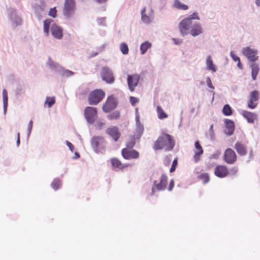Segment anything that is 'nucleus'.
I'll list each match as a JSON object with an SVG mask.
<instances>
[{
    "instance_id": "8fccbe9b",
    "label": "nucleus",
    "mask_w": 260,
    "mask_h": 260,
    "mask_svg": "<svg viewBox=\"0 0 260 260\" xmlns=\"http://www.w3.org/2000/svg\"><path fill=\"white\" fill-rule=\"evenodd\" d=\"M8 103V101H3L4 111L5 113H6V112L7 111Z\"/></svg>"
},
{
    "instance_id": "0eeeda50",
    "label": "nucleus",
    "mask_w": 260,
    "mask_h": 260,
    "mask_svg": "<svg viewBox=\"0 0 260 260\" xmlns=\"http://www.w3.org/2000/svg\"><path fill=\"white\" fill-rule=\"evenodd\" d=\"M223 159L228 164L232 165L236 162L237 156L232 149L229 148L224 151Z\"/></svg>"
},
{
    "instance_id": "f03ea898",
    "label": "nucleus",
    "mask_w": 260,
    "mask_h": 260,
    "mask_svg": "<svg viewBox=\"0 0 260 260\" xmlns=\"http://www.w3.org/2000/svg\"><path fill=\"white\" fill-rule=\"evenodd\" d=\"M91 144L96 153H103L106 151V142L102 136H94L91 140Z\"/></svg>"
},
{
    "instance_id": "c85d7f7f",
    "label": "nucleus",
    "mask_w": 260,
    "mask_h": 260,
    "mask_svg": "<svg viewBox=\"0 0 260 260\" xmlns=\"http://www.w3.org/2000/svg\"><path fill=\"white\" fill-rule=\"evenodd\" d=\"M174 7L180 10H186L188 7L186 5L182 3L179 0H175L174 3Z\"/></svg>"
},
{
    "instance_id": "c9c22d12",
    "label": "nucleus",
    "mask_w": 260,
    "mask_h": 260,
    "mask_svg": "<svg viewBox=\"0 0 260 260\" xmlns=\"http://www.w3.org/2000/svg\"><path fill=\"white\" fill-rule=\"evenodd\" d=\"M230 54H231V56L232 59L235 61H237L238 62V63H237L238 67L240 69H242V65L241 63L240 58L238 56H237V55H236L235 54H234V53L232 51L231 52Z\"/></svg>"
},
{
    "instance_id": "2eb2a0df",
    "label": "nucleus",
    "mask_w": 260,
    "mask_h": 260,
    "mask_svg": "<svg viewBox=\"0 0 260 260\" xmlns=\"http://www.w3.org/2000/svg\"><path fill=\"white\" fill-rule=\"evenodd\" d=\"M51 32L53 37L57 39H61L63 37L62 28L56 24L51 26Z\"/></svg>"
},
{
    "instance_id": "bb28decb",
    "label": "nucleus",
    "mask_w": 260,
    "mask_h": 260,
    "mask_svg": "<svg viewBox=\"0 0 260 260\" xmlns=\"http://www.w3.org/2000/svg\"><path fill=\"white\" fill-rule=\"evenodd\" d=\"M206 64L207 69L212 71V72H215L216 71V67L213 63V61L210 55L207 57Z\"/></svg>"
},
{
    "instance_id": "ddd939ff",
    "label": "nucleus",
    "mask_w": 260,
    "mask_h": 260,
    "mask_svg": "<svg viewBox=\"0 0 260 260\" xmlns=\"http://www.w3.org/2000/svg\"><path fill=\"white\" fill-rule=\"evenodd\" d=\"M259 99V92L256 90L251 92L249 96V100L248 101L247 106L249 108L253 109L255 108L257 105L256 102Z\"/></svg>"
},
{
    "instance_id": "4be33fe9",
    "label": "nucleus",
    "mask_w": 260,
    "mask_h": 260,
    "mask_svg": "<svg viewBox=\"0 0 260 260\" xmlns=\"http://www.w3.org/2000/svg\"><path fill=\"white\" fill-rule=\"evenodd\" d=\"M111 162L114 168H118L119 169H123L125 168L131 166V165L128 164H122L121 161L116 158H112L111 159Z\"/></svg>"
},
{
    "instance_id": "aec40b11",
    "label": "nucleus",
    "mask_w": 260,
    "mask_h": 260,
    "mask_svg": "<svg viewBox=\"0 0 260 260\" xmlns=\"http://www.w3.org/2000/svg\"><path fill=\"white\" fill-rule=\"evenodd\" d=\"M241 114L250 123H253L257 118L256 114L246 110L242 111Z\"/></svg>"
},
{
    "instance_id": "4c0bfd02",
    "label": "nucleus",
    "mask_w": 260,
    "mask_h": 260,
    "mask_svg": "<svg viewBox=\"0 0 260 260\" xmlns=\"http://www.w3.org/2000/svg\"><path fill=\"white\" fill-rule=\"evenodd\" d=\"M55 103L54 97H47L46 98L45 104H47L49 108L52 107Z\"/></svg>"
},
{
    "instance_id": "4468645a",
    "label": "nucleus",
    "mask_w": 260,
    "mask_h": 260,
    "mask_svg": "<svg viewBox=\"0 0 260 260\" xmlns=\"http://www.w3.org/2000/svg\"><path fill=\"white\" fill-rule=\"evenodd\" d=\"M106 133L109 135L115 142L117 141L121 136V133L119 131L118 128L115 126L108 127L106 129Z\"/></svg>"
},
{
    "instance_id": "473e14b6",
    "label": "nucleus",
    "mask_w": 260,
    "mask_h": 260,
    "mask_svg": "<svg viewBox=\"0 0 260 260\" xmlns=\"http://www.w3.org/2000/svg\"><path fill=\"white\" fill-rule=\"evenodd\" d=\"M146 8H144L141 11L142 20L146 23H149L150 22V18L145 14Z\"/></svg>"
},
{
    "instance_id": "13d9d810",
    "label": "nucleus",
    "mask_w": 260,
    "mask_h": 260,
    "mask_svg": "<svg viewBox=\"0 0 260 260\" xmlns=\"http://www.w3.org/2000/svg\"><path fill=\"white\" fill-rule=\"evenodd\" d=\"M68 72L69 73L70 75H73V72L71 71H68Z\"/></svg>"
},
{
    "instance_id": "58836bf2",
    "label": "nucleus",
    "mask_w": 260,
    "mask_h": 260,
    "mask_svg": "<svg viewBox=\"0 0 260 260\" xmlns=\"http://www.w3.org/2000/svg\"><path fill=\"white\" fill-rule=\"evenodd\" d=\"M56 13H57V10L56 9V8L54 7V8L50 9V10L49 11L48 15H49V16H50L53 18H55L57 16Z\"/></svg>"
},
{
    "instance_id": "a878e982",
    "label": "nucleus",
    "mask_w": 260,
    "mask_h": 260,
    "mask_svg": "<svg viewBox=\"0 0 260 260\" xmlns=\"http://www.w3.org/2000/svg\"><path fill=\"white\" fill-rule=\"evenodd\" d=\"M225 123L226 127L228 129V132H226V134L229 136L232 135L235 129L234 123L231 120H226Z\"/></svg>"
},
{
    "instance_id": "4d7b16f0",
    "label": "nucleus",
    "mask_w": 260,
    "mask_h": 260,
    "mask_svg": "<svg viewBox=\"0 0 260 260\" xmlns=\"http://www.w3.org/2000/svg\"><path fill=\"white\" fill-rule=\"evenodd\" d=\"M96 2H99V3H104L105 2H106L107 0H96Z\"/></svg>"
},
{
    "instance_id": "7ed1b4c3",
    "label": "nucleus",
    "mask_w": 260,
    "mask_h": 260,
    "mask_svg": "<svg viewBox=\"0 0 260 260\" xmlns=\"http://www.w3.org/2000/svg\"><path fill=\"white\" fill-rule=\"evenodd\" d=\"M105 96V92L101 89H96L91 91L88 95L89 105H96L101 102Z\"/></svg>"
},
{
    "instance_id": "c03bdc74",
    "label": "nucleus",
    "mask_w": 260,
    "mask_h": 260,
    "mask_svg": "<svg viewBox=\"0 0 260 260\" xmlns=\"http://www.w3.org/2000/svg\"><path fill=\"white\" fill-rule=\"evenodd\" d=\"M3 101H8L7 91L6 89L3 90Z\"/></svg>"
},
{
    "instance_id": "2f4dec72",
    "label": "nucleus",
    "mask_w": 260,
    "mask_h": 260,
    "mask_svg": "<svg viewBox=\"0 0 260 260\" xmlns=\"http://www.w3.org/2000/svg\"><path fill=\"white\" fill-rule=\"evenodd\" d=\"M222 113L225 116H230L233 114V111L229 105H225L222 109Z\"/></svg>"
},
{
    "instance_id": "412c9836",
    "label": "nucleus",
    "mask_w": 260,
    "mask_h": 260,
    "mask_svg": "<svg viewBox=\"0 0 260 260\" xmlns=\"http://www.w3.org/2000/svg\"><path fill=\"white\" fill-rule=\"evenodd\" d=\"M194 146L196 150L194 151V155L193 156V158L195 162H197L200 160V156L203 154V150L199 142L197 141L195 142Z\"/></svg>"
},
{
    "instance_id": "39448f33",
    "label": "nucleus",
    "mask_w": 260,
    "mask_h": 260,
    "mask_svg": "<svg viewBox=\"0 0 260 260\" xmlns=\"http://www.w3.org/2000/svg\"><path fill=\"white\" fill-rule=\"evenodd\" d=\"M85 118L89 123H93L98 118V111L96 108L86 107L84 109Z\"/></svg>"
},
{
    "instance_id": "72a5a7b5",
    "label": "nucleus",
    "mask_w": 260,
    "mask_h": 260,
    "mask_svg": "<svg viewBox=\"0 0 260 260\" xmlns=\"http://www.w3.org/2000/svg\"><path fill=\"white\" fill-rule=\"evenodd\" d=\"M198 178L200 180H202L204 183H207L209 182L210 178L209 175L207 173H202L200 174Z\"/></svg>"
},
{
    "instance_id": "a18cd8bd",
    "label": "nucleus",
    "mask_w": 260,
    "mask_h": 260,
    "mask_svg": "<svg viewBox=\"0 0 260 260\" xmlns=\"http://www.w3.org/2000/svg\"><path fill=\"white\" fill-rule=\"evenodd\" d=\"M174 180L173 179H171L170 180L169 185L168 188V191H172L173 188H174Z\"/></svg>"
},
{
    "instance_id": "49530a36",
    "label": "nucleus",
    "mask_w": 260,
    "mask_h": 260,
    "mask_svg": "<svg viewBox=\"0 0 260 260\" xmlns=\"http://www.w3.org/2000/svg\"><path fill=\"white\" fill-rule=\"evenodd\" d=\"M206 82H207V84L208 86L210 88H211V89H214V86L212 84L211 80V79H210V78L209 77H208L207 78Z\"/></svg>"
},
{
    "instance_id": "c756f323",
    "label": "nucleus",
    "mask_w": 260,
    "mask_h": 260,
    "mask_svg": "<svg viewBox=\"0 0 260 260\" xmlns=\"http://www.w3.org/2000/svg\"><path fill=\"white\" fill-rule=\"evenodd\" d=\"M151 47V44L148 41L142 43L140 46V51L141 54H144Z\"/></svg>"
},
{
    "instance_id": "6e6d98bb",
    "label": "nucleus",
    "mask_w": 260,
    "mask_h": 260,
    "mask_svg": "<svg viewBox=\"0 0 260 260\" xmlns=\"http://www.w3.org/2000/svg\"><path fill=\"white\" fill-rule=\"evenodd\" d=\"M98 125L100 127H102L103 126H104L105 125V123H103L102 122H100L99 123H98Z\"/></svg>"
},
{
    "instance_id": "e433bc0d",
    "label": "nucleus",
    "mask_w": 260,
    "mask_h": 260,
    "mask_svg": "<svg viewBox=\"0 0 260 260\" xmlns=\"http://www.w3.org/2000/svg\"><path fill=\"white\" fill-rule=\"evenodd\" d=\"M120 51L123 54H127L128 53V47L125 43H122L120 45Z\"/></svg>"
},
{
    "instance_id": "dca6fc26",
    "label": "nucleus",
    "mask_w": 260,
    "mask_h": 260,
    "mask_svg": "<svg viewBox=\"0 0 260 260\" xmlns=\"http://www.w3.org/2000/svg\"><path fill=\"white\" fill-rule=\"evenodd\" d=\"M138 131L136 130L134 135L129 136L126 143V146L128 148H133L135 145L137 140H139L142 134H141L139 137L138 136Z\"/></svg>"
},
{
    "instance_id": "f257e3e1",
    "label": "nucleus",
    "mask_w": 260,
    "mask_h": 260,
    "mask_svg": "<svg viewBox=\"0 0 260 260\" xmlns=\"http://www.w3.org/2000/svg\"><path fill=\"white\" fill-rule=\"evenodd\" d=\"M175 144V140L171 135L162 133L155 141L153 148L155 150L164 149L165 151H169L173 149Z\"/></svg>"
},
{
    "instance_id": "b1692460",
    "label": "nucleus",
    "mask_w": 260,
    "mask_h": 260,
    "mask_svg": "<svg viewBox=\"0 0 260 260\" xmlns=\"http://www.w3.org/2000/svg\"><path fill=\"white\" fill-rule=\"evenodd\" d=\"M189 32L193 37L200 35L202 32L201 25L198 23L192 24Z\"/></svg>"
},
{
    "instance_id": "a211bd4d",
    "label": "nucleus",
    "mask_w": 260,
    "mask_h": 260,
    "mask_svg": "<svg viewBox=\"0 0 260 260\" xmlns=\"http://www.w3.org/2000/svg\"><path fill=\"white\" fill-rule=\"evenodd\" d=\"M234 149L238 154L241 156H244L247 153V146L240 142H237L234 145Z\"/></svg>"
},
{
    "instance_id": "bf43d9fd",
    "label": "nucleus",
    "mask_w": 260,
    "mask_h": 260,
    "mask_svg": "<svg viewBox=\"0 0 260 260\" xmlns=\"http://www.w3.org/2000/svg\"><path fill=\"white\" fill-rule=\"evenodd\" d=\"M252 150H251V151H250V155H252Z\"/></svg>"
},
{
    "instance_id": "20e7f679",
    "label": "nucleus",
    "mask_w": 260,
    "mask_h": 260,
    "mask_svg": "<svg viewBox=\"0 0 260 260\" xmlns=\"http://www.w3.org/2000/svg\"><path fill=\"white\" fill-rule=\"evenodd\" d=\"M75 0H65L62 9V14L66 18L72 17L76 10Z\"/></svg>"
},
{
    "instance_id": "ea45409f",
    "label": "nucleus",
    "mask_w": 260,
    "mask_h": 260,
    "mask_svg": "<svg viewBox=\"0 0 260 260\" xmlns=\"http://www.w3.org/2000/svg\"><path fill=\"white\" fill-rule=\"evenodd\" d=\"M119 113L118 112H114L108 116V118L110 120L117 119L119 117Z\"/></svg>"
},
{
    "instance_id": "f3484780",
    "label": "nucleus",
    "mask_w": 260,
    "mask_h": 260,
    "mask_svg": "<svg viewBox=\"0 0 260 260\" xmlns=\"http://www.w3.org/2000/svg\"><path fill=\"white\" fill-rule=\"evenodd\" d=\"M228 172L227 167L222 165L217 166L214 170L215 175L219 178L225 177L228 175Z\"/></svg>"
},
{
    "instance_id": "7c9ffc66",
    "label": "nucleus",
    "mask_w": 260,
    "mask_h": 260,
    "mask_svg": "<svg viewBox=\"0 0 260 260\" xmlns=\"http://www.w3.org/2000/svg\"><path fill=\"white\" fill-rule=\"evenodd\" d=\"M156 111L159 119H163L168 117V115L164 112V110L159 106L157 107Z\"/></svg>"
},
{
    "instance_id": "603ef678",
    "label": "nucleus",
    "mask_w": 260,
    "mask_h": 260,
    "mask_svg": "<svg viewBox=\"0 0 260 260\" xmlns=\"http://www.w3.org/2000/svg\"><path fill=\"white\" fill-rule=\"evenodd\" d=\"M17 141H16V145L17 146H18L20 144V133H17Z\"/></svg>"
},
{
    "instance_id": "6e6552de",
    "label": "nucleus",
    "mask_w": 260,
    "mask_h": 260,
    "mask_svg": "<svg viewBox=\"0 0 260 260\" xmlns=\"http://www.w3.org/2000/svg\"><path fill=\"white\" fill-rule=\"evenodd\" d=\"M121 155L124 159L128 160L136 159L140 156V154L138 151L127 147L122 149Z\"/></svg>"
},
{
    "instance_id": "f704fd0d",
    "label": "nucleus",
    "mask_w": 260,
    "mask_h": 260,
    "mask_svg": "<svg viewBox=\"0 0 260 260\" xmlns=\"http://www.w3.org/2000/svg\"><path fill=\"white\" fill-rule=\"evenodd\" d=\"M61 182L59 179H54L51 183V187L54 189L57 190L61 185Z\"/></svg>"
},
{
    "instance_id": "de8ad7c7",
    "label": "nucleus",
    "mask_w": 260,
    "mask_h": 260,
    "mask_svg": "<svg viewBox=\"0 0 260 260\" xmlns=\"http://www.w3.org/2000/svg\"><path fill=\"white\" fill-rule=\"evenodd\" d=\"M66 144L68 146V147L69 148L70 150L71 151H73V148H74V146H73V144L71 142H69L68 141H66Z\"/></svg>"
},
{
    "instance_id": "393cba45",
    "label": "nucleus",
    "mask_w": 260,
    "mask_h": 260,
    "mask_svg": "<svg viewBox=\"0 0 260 260\" xmlns=\"http://www.w3.org/2000/svg\"><path fill=\"white\" fill-rule=\"evenodd\" d=\"M250 67L251 68L252 78L253 80H255L259 70L258 65L255 62H252L250 65Z\"/></svg>"
},
{
    "instance_id": "09e8293b",
    "label": "nucleus",
    "mask_w": 260,
    "mask_h": 260,
    "mask_svg": "<svg viewBox=\"0 0 260 260\" xmlns=\"http://www.w3.org/2000/svg\"><path fill=\"white\" fill-rule=\"evenodd\" d=\"M172 40L174 41V43L176 45H179L181 44L182 42V40L179 39H172Z\"/></svg>"
},
{
    "instance_id": "1a4fd4ad",
    "label": "nucleus",
    "mask_w": 260,
    "mask_h": 260,
    "mask_svg": "<svg viewBox=\"0 0 260 260\" xmlns=\"http://www.w3.org/2000/svg\"><path fill=\"white\" fill-rule=\"evenodd\" d=\"M101 78L108 83H112L114 81V77L111 70L107 67L102 68Z\"/></svg>"
},
{
    "instance_id": "f8f14e48",
    "label": "nucleus",
    "mask_w": 260,
    "mask_h": 260,
    "mask_svg": "<svg viewBox=\"0 0 260 260\" xmlns=\"http://www.w3.org/2000/svg\"><path fill=\"white\" fill-rule=\"evenodd\" d=\"M242 53L251 61L254 62L258 59V56H256L257 51L252 49L249 47L243 48Z\"/></svg>"
},
{
    "instance_id": "a19ab883",
    "label": "nucleus",
    "mask_w": 260,
    "mask_h": 260,
    "mask_svg": "<svg viewBox=\"0 0 260 260\" xmlns=\"http://www.w3.org/2000/svg\"><path fill=\"white\" fill-rule=\"evenodd\" d=\"M177 164H178L177 158H175L173 160L171 168L170 170V172L171 173H172L175 171L176 166H177Z\"/></svg>"
},
{
    "instance_id": "9b49d317",
    "label": "nucleus",
    "mask_w": 260,
    "mask_h": 260,
    "mask_svg": "<svg viewBox=\"0 0 260 260\" xmlns=\"http://www.w3.org/2000/svg\"><path fill=\"white\" fill-rule=\"evenodd\" d=\"M140 80V76L135 74L128 75L127 77V84L129 90L132 92L135 90V87L138 85Z\"/></svg>"
},
{
    "instance_id": "423d86ee",
    "label": "nucleus",
    "mask_w": 260,
    "mask_h": 260,
    "mask_svg": "<svg viewBox=\"0 0 260 260\" xmlns=\"http://www.w3.org/2000/svg\"><path fill=\"white\" fill-rule=\"evenodd\" d=\"M192 25V22L189 20V18H185L182 19L178 25L181 34L183 36L188 35L189 33Z\"/></svg>"
},
{
    "instance_id": "3c124183",
    "label": "nucleus",
    "mask_w": 260,
    "mask_h": 260,
    "mask_svg": "<svg viewBox=\"0 0 260 260\" xmlns=\"http://www.w3.org/2000/svg\"><path fill=\"white\" fill-rule=\"evenodd\" d=\"M32 124H33V122H32V120H30L28 124V131H29V133H30L31 129H32Z\"/></svg>"
},
{
    "instance_id": "cd10ccee",
    "label": "nucleus",
    "mask_w": 260,
    "mask_h": 260,
    "mask_svg": "<svg viewBox=\"0 0 260 260\" xmlns=\"http://www.w3.org/2000/svg\"><path fill=\"white\" fill-rule=\"evenodd\" d=\"M52 20L50 19H45L43 22V30L44 32L46 34V36H48L49 34V27L51 23L52 22Z\"/></svg>"
},
{
    "instance_id": "864d4df0",
    "label": "nucleus",
    "mask_w": 260,
    "mask_h": 260,
    "mask_svg": "<svg viewBox=\"0 0 260 260\" xmlns=\"http://www.w3.org/2000/svg\"><path fill=\"white\" fill-rule=\"evenodd\" d=\"M231 171L234 174H235L238 172V168L237 167H233L231 169Z\"/></svg>"
},
{
    "instance_id": "5701e85b",
    "label": "nucleus",
    "mask_w": 260,
    "mask_h": 260,
    "mask_svg": "<svg viewBox=\"0 0 260 260\" xmlns=\"http://www.w3.org/2000/svg\"><path fill=\"white\" fill-rule=\"evenodd\" d=\"M136 111V131H138V136H140L141 134H143L144 131L143 125L141 123L140 121V115L138 112V109L136 108L135 110Z\"/></svg>"
},
{
    "instance_id": "9d476101",
    "label": "nucleus",
    "mask_w": 260,
    "mask_h": 260,
    "mask_svg": "<svg viewBox=\"0 0 260 260\" xmlns=\"http://www.w3.org/2000/svg\"><path fill=\"white\" fill-rule=\"evenodd\" d=\"M117 104L114 96H109L103 104L102 109L106 113L111 111L116 107Z\"/></svg>"
},
{
    "instance_id": "5fc2aeb1",
    "label": "nucleus",
    "mask_w": 260,
    "mask_h": 260,
    "mask_svg": "<svg viewBox=\"0 0 260 260\" xmlns=\"http://www.w3.org/2000/svg\"><path fill=\"white\" fill-rule=\"evenodd\" d=\"M255 4L257 6L260 7V0H255Z\"/></svg>"
},
{
    "instance_id": "37998d69",
    "label": "nucleus",
    "mask_w": 260,
    "mask_h": 260,
    "mask_svg": "<svg viewBox=\"0 0 260 260\" xmlns=\"http://www.w3.org/2000/svg\"><path fill=\"white\" fill-rule=\"evenodd\" d=\"M139 100L138 98H136L134 96H130L129 98V102L132 106H135L136 104L139 102Z\"/></svg>"
},
{
    "instance_id": "6ab92c4d",
    "label": "nucleus",
    "mask_w": 260,
    "mask_h": 260,
    "mask_svg": "<svg viewBox=\"0 0 260 260\" xmlns=\"http://www.w3.org/2000/svg\"><path fill=\"white\" fill-rule=\"evenodd\" d=\"M167 183L168 177L162 174L159 178V182L155 184L156 188L159 191L164 190L166 188Z\"/></svg>"
},
{
    "instance_id": "79ce46f5",
    "label": "nucleus",
    "mask_w": 260,
    "mask_h": 260,
    "mask_svg": "<svg viewBox=\"0 0 260 260\" xmlns=\"http://www.w3.org/2000/svg\"><path fill=\"white\" fill-rule=\"evenodd\" d=\"M186 18H189V20L192 21V20L197 19L199 20V17L198 16V14L197 12H194L192 15H189Z\"/></svg>"
}]
</instances>
